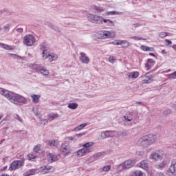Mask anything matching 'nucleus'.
Instances as JSON below:
<instances>
[{"instance_id":"f257e3e1","label":"nucleus","mask_w":176,"mask_h":176,"mask_svg":"<svg viewBox=\"0 0 176 176\" xmlns=\"http://www.w3.org/2000/svg\"><path fill=\"white\" fill-rule=\"evenodd\" d=\"M0 94L3 97H6V98L9 100L12 104H14V105H19L20 107L21 105H25V104H28V100H27L26 98L22 95L16 94L14 92H10L1 87Z\"/></svg>"},{"instance_id":"f03ea898","label":"nucleus","mask_w":176,"mask_h":176,"mask_svg":"<svg viewBox=\"0 0 176 176\" xmlns=\"http://www.w3.org/2000/svg\"><path fill=\"white\" fill-rule=\"evenodd\" d=\"M40 51L42 52V57L43 60H47L49 63H53V61H57L58 56L53 52L49 53L50 52V47L45 42L40 44Z\"/></svg>"},{"instance_id":"7ed1b4c3","label":"nucleus","mask_w":176,"mask_h":176,"mask_svg":"<svg viewBox=\"0 0 176 176\" xmlns=\"http://www.w3.org/2000/svg\"><path fill=\"white\" fill-rule=\"evenodd\" d=\"M94 145V142H89L82 145L83 148L74 152V155L75 156H78V157H82V156H85V155H87V153H90V152H92L93 148L91 146Z\"/></svg>"},{"instance_id":"20e7f679","label":"nucleus","mask_w":176,"mask_h":176,"mask_svg":"<svg viewBox=\"0 0 176 176\" xmlns=\"http://www.w3.org/2000/svg\"><path fill=\"white\" fill-rule=\"evenodd\" d=\"M156 139L157 137L155 135L148 134L142 137L139 140V142L142 146H144V148H148V146H151V145L156 142Z\"/></svg>"},{"instance_id":"39448f33","label":"nucleus","mask_w":176,"mask_h":176,"mask_svg":"<svg viewBox=\"0 0 176 176\" xmlns=\"http://www.w3.org/2000/svg\"><path fill=\"white\" fill-rule=\"evenodd\" d=\"M134 164H135V161L128 160L124 163L118 165V170H120V171H122V170H129V168H131Z\"/></svg>"},{"instance_id":"423d86ee","label":"nucleus","mask_w":176,"mask_h":176,"mask_svg":"<svg viewBox=\"0 0 176 176\" xmlns=\"http://www.w3.org/2000/svg\"><path fill=\"white\" fill-rule=\"evenodd\" d=\"M24 166V161L23 160H15L13 161L8 168L9 171H14V170H19L20 167Z\"/></svg>"},{"instance_id":"0eeeda50","label":"nucleus","mask_w":176,"mask_h":176,"mask_svg":"<svg viewBox=\"0 0 176 176\" xmlns=\"http://www.w3.org/2000/svg\"><path fill=\"white\" fill-rule=\"evenodd\" d=\"M36 42V38L34 35L32 34H26L23 37V43L26 45V46H32L34 43Z\"/></svg>"},{"instance_id":"6e6552de","label":"nucleus","mask_w":176,"mask_h":176,"mask_svg":"<svg viewBox=\"0 0 176 176\" xmlns=\"http://www.w3.org/2000/svg\"><path fill=\"white\" fill-rule=\"evenodd\" d=\"M34 69H36V72L37 74H41V75H43V76H45V78H49V75H50V73L49 72V70L46 68H39L38 67V65L34 66Z\"/></svg>"},{"instance_id":"1a4fd4ad","label":"nucleus","mask_w":176,"mask_h":176,"mask_svg":"<svg viewBox=\"0 0 176 176\" xmlns=\"http://www.w3.org/2000/svg\"><path fill=\"white\" fill-rule=\"evenodd\" d=\"M60 152L63 153V156H68V155L71 154V147H69V144L67 143H64L61 145Z\"/></svg>"},{"instance_id":"9d476101","label":"nucleus","mask_w":176,"mask_h":176,"mask_svg":"<svg viewBox=\"0 0 176 176\" xmlns=\"http://www.w3.org/2000/svg\"><path fill=\"white\" fill-rule=\"evenodd\" d=\"M79 60L82 64H89L90 63V58L85 52H80Z\"/></svg>"},{"instance_id":"9b49d317","label":"nucleus","mask_w":176,"mask_h":176,"mask_svg":"<svg viewBox=\"0 0 176 176\" xmlns=\"http://www.w3.org/2000/svg\"><path fill=\"white\" fill-rule=\"evenodd\" d=\"M162 155H160V151H156L154 153H152L150 155L149 158L152 160H155V162H157V160H160V159H162Z\"/></svg>"},{"instance_id":"f8f14e48","label":"nucleus","mask_w":176,"mask_h":176,"mask_svg":"<svg viewBox=\"0 0 176 176\" xmlns=\"http://www.w3.org/2000/svg\"><path fill=\"white\" fill-rule=\"evenodd\" d=\"M47 157L48 160L50 162V163H54V162H57V160H58V157H57V155L52 154L47 152Z\"/></svg>"},{"instance_id":"ddd939ff","label":"nucleus","mask_w":176,"mask_h":176,"mask_svg":"<svg viewBox=\"0 0 176 176\" xmlns=\"http://www.w3.org/2000/svg\"><path fill=\"white\" fill-rule=\"evenodd\" d=\"M113 133H115V131H105L102 133V137L103 138H113L115 137Z\"/></svg>"},{"instance_id":"4468645a","label":"nucleus","mask_w":176,"mask_h":176,"mask_svg":"<svg viewBox=\"0 0 176 176\" xmlns=\"http://www.w3.org/2000/svg\"><path fill=\"white\" fill-rule=\"evenodd\" d=\"M41 168L42 169L43 174H47L48 173L54 171V167L50 166H43Z\"/></svg>"},{"instance_id":"2eb2a0df","label":"nucleus","mask_w":176,"mask_h":176,"mask_svg":"<svg viewBox=\"0 0 176 176\" xmlns=\"http://www.w3.org/2000/svg\"><path fill=\"white\" fill-rule=\"evenodd\" d=\"M168 163H170V160H164L162 163L157 164L155 167L159 170H163V168H164V167H166Z\"/></svg>"},{"instance_id":"dca6fc26","label":"nucleus","mask_w":176,"mask_h":176,"mask_svg":"<svg viewBox=\"0 0 176 176\" xmlns=\"http://www.w3.org/2000/svg\"><path fill=\"white\" fill-rule=\"evenodd\" d=\"M93 10L94 13H102V12H105V8L101 6H94Z\"/></svg>"},{"instance_id":"f3484780","label":"nucleus","mask_w":176,"mask_h":176,"mask_svg":"<svg viewBox=\"0 0 176 176\" xmlns=\"http://www.w3.org/2000/svg\"><path fill=\"white\" fill-rule=\"evenodd\" d=\"M39 173L38 168L35 169H30L26 173L23 174V176H31V175H35V174H38Z\"/></svg>"},{"instance_id":"a211bd4d","label":"nucleus","mask_w":176,"mask_h":176,"mask_svg":"<svg viewBox=\"0 0 176 176\" xmlns=\"http://www.w3.org/2000/svg\"><path fill=\"white\" fill-rule=\"evenodd\" d=\"M129 79H137L140 76V72H132L127 74Z\"/></svg>"},{"instance_id":"6ab92c4d","label":"nucleus","mask_w":176,"mask_h":176,"mask_svg":"<svg viewBox=\"0 0 176 176\" xmlns=\"http://www.w3.org/2000/svg\"><path fill=\"white\" fill-rule=\"evenodd\" d=\"M103 21H104V17H102L101 16H98L97 14H95L94 23H95V24H102Z\"/></svg>"},{"instance_id":"aec40b11","label":"nucleus","mask_w":176,"mask_h":176,"mask_svg":"<svg viewBox=\"0 0 176 176\" xmlns=\"http://www.w3.org/2000/svg\"><path fill=\"white\" fill-rule=\"evenodd\" d=\"M30 97L32 98V102H34V104H38V102H39V100L41 99V95L32 94Z\"/></svg>"},{"instance_id":"412c9836","label":"nucleus","mask_w":176,"mask_h":176,"mask_svg":"<svg viewBox=\"0 0 176 176\" xmlns=\"http://www.w3.org/2000/svg\"><path fill=\"white\" fill-rule=\"evenodd\" d=\"M120 45L122 46L123 49H126L130 46V43L126 40H120Z\"/></svg>"},{"instance_id":"4be33fe9","label":"nucleus","mask_w":176,"mask_h":176,"mask_svg":"<svg viewBox=\"0 0 176 176\" xmlns=\"http://www.w3.org/2000/svg\"><path fill=\"white\" fill-rule=\"evenodd\" d=\"M139 167H140V168H143V170H148V162L146 160L140 162Z\"/></svg>"},{"instance_id":"5701e85b","label":"nucleus","mask_w":176,"mask_h":176,"mask_svg":"<svg viewBox=\"0 0 176 176\" xmlns=\"http://www.w3.org/2000/svg\"><path fill=\"white\" fill-rule=\"evenodd\" d=\"M122 12H118V11H107L105 13L106 16H118L119 14H122Z\"/></svg>"},{"instance_id":"b1692460","label":"nucleus","mask_w":176,"mask_h":176,"mask_svg":"<svg viewBox=\"0 0 176 176\" xmlns=\"http://www.w3.org/2000/svg\"><path fill=\"white\" fill-rule=\"evenodd\" d=\"M48 120L46 121V123H47V122H52V120H54V119H57V118H58V114H56V113H50L48 115Z\"/></svg>"},{"instance_id":"393cba45","label":"nucleus","mask_w":176,"mask_h":176,"mask_svg":"<svg viewBox=\"0 0 176 176\" xmlns=\"http://www.w3.org/2000/svg\"><path fill=\"white\" fill-rule=\"evenodd\" d=\"M0 47H3L5 50H13V47L5 43H0Z\"/></svg>"},{"instance_id":"a878e982","label":"nucleus","mask_w":176,"mask_h":176,"mask_svg":"<svg viewBox=\"0 0 176 176\" xmlns=\"http://www.w3.org/2000/svg\"><path fill=\"white\" fill-rule=\"evenodd\" d=\"M111 170V166L110 165H107L104 166H102L99 169L100 173H108Z\"/></svg>"},{"instance_id":"bb28decb","label":"nucleus","mask_w":176,"mask_h":176,"mask_svg":"<svg viewBox=\"0 0 176 176\" xmlns=\"http://www.w3.org/2000/svg\"><path fill=\"white\" fill-rule=\"evenodd\" d=\"M112 38V32L103 30V39Z\"/></svg>"},{"instance_id":"cd10ccee","label":"nucleus","mask_w":176,"mask_h":176,"mask_svg":"<svg viewBox=\"0 0 176 176\" xmlns=\"http://www.w3.org/2000/svg\"><path fill=\"white\" fill-rule=\"evenodd\" d=\"M142 78L144 83H151L152 82V78L146 75L143 76Z\"/></svg>"},{"instance_id":"c85d7f7f","label":"nucleus","mask_w":176,"mask_h":176,"mask_svg":"<svg viewBox=\"0 0 176 176\" xmlns=\"http://www.w3.org/2000/svg\"><path fill=\"white\" fill-rule=\"evenodd\" d=\"M103 23H104L106 25H109V27H113V25H115V23H113V21H112L110 19H105L103 18Z\"/></svg>"},{"instance_id":"c756f323","label":"nucleus","mask_w":176,"mask_h":176,"mask_svg":"<svg viewBox=\"0 0 176 176\" xmlns=\"http://www.w3.org/2000/svg\"><path fill=\"white\" fill-rule=\"evenodd\" d=\"M78 107H79V104H78V103H69L67 106V108H69V109H77Z\"/></svg>"},{"instance_id":"7c9ffc66","label":"nucleus","mask_w":176,"mask_h":176,"mask_svg":"<svg viewBox=\"0 0 176 176\" xmlns=\"http://www.w3.org/2000/svg\"><path fill=\"white\" fill-rule=\"evenodd\" d=\"M141 50H143V52H153V47H150L146 45H142L140 47Z\"/></svg>"},{"instance_id":"2f4dec72","label":"nucleus","mask_w":176,"mask_h":176,"mask_svg":"<svg viewBox=\"0 0 176 176\" xmlns=\"http://www.w3.org/2000/svg\"><path fill=\"white\" fill-rule=\"evenodd\" d=\"M87 20L91 23H94V19L96 17V14H87Z\"/></svg>"},{"instance_id":"473e14b6","label":"nucleus","mask_w":176,"mask_h":176,"mask_svg":"<svg viewBox=\"0 0 176 176\" xmlns=\"http://www.w3.org/2000/svg\"><path fill=\"white\" fill-rule=\"evenodd\" d=\"M86 126H87V124L86 123L81 124L74 129V131H80V130H82V129H85Z\"/></svg>"},{"instance_id":"72a5a7b5","label":"nucleus","mask_w":176,"mask_h":176,"mask_svg":"<svg viewBox=\"0 0 176 176\" xmlns=\"http://www.w3.org/2000/svg\"><path fill=\"white\" fill-rule=\"evenodd\" d=\"M48 145L49 146H51V147H53V146L57 147V145H58V142L57 140H50L48 142Z\"/></svg>"},{"instance_id":"f704fd0d","label":"nucleus","mask_w":176,"mask_h":176,"mask_svg":"<svg viewBox=\"0 0 176 176\" xmlns=\"http://www.w3.org/2000/svg\"><path fill=\"white\" fill-rule=\"evenodd\" d=\"M10 27H12V25H10V23H7L4 25L3 27L4 32H9V31H10Z\"/></svg>"},{"instance_id":"c9c22d12","label":"nucleus","mask_w":176,"mask_h":176,"mask_svg":"<svg viewBox=\"0 0 176 176\" xmlns=\"http://www.w3.org/2000/svg\"><path fill=\"white\" fill-rule=\"evenodd\" d=\"M153 63H155V60L152 59H148L146 64L145 65L146 68H147V69H149V68H151V64H153Z\"/></svg>"},{"instance_id":"e433bc0d","label":"nucleus","mask_w":176,"mask_h":176,"mask_svg":"<svg viewBox=\"0 0 176 176\" xmlns=\"http://www.w3.org/2000/svg\"><path fill=\"white\" fill-rule=\"evenodd\" d=\"M168 173H170L172 175L175 174V166H170L168 170Z\"/></svg>"},{"instance_id":"4c0bfd02","label":"nucleus","mask_w":176,"mask_h":176,"mask_svg":"<svg viewBox=\"0 0 176 176\" xmlns=\"http://www.w3.org/2000/svg\"><path fill=\"white\" fill-rule=\"evenodd\" d=\"M96 36L98 39H103L104 36V30H101L98 32Z\"/></svg>"},{"instance_id":"58836bf2","label":"nucleus","mask_w":176,"mask_h":176,"mask_svg":"<svg viewBox=\"0 0 176 176\" xmlns=\"http://www.w3.org/2000/svg\"><path fill=\"white\" fill-rule=\"evenodd\" d=\"M135 176H146V175L141 170L135 171Z\"/></svg>"},{"instance_id":"ea45409f","label":"nucleus","mask_w":176,"mask_h":176,"mask_svg":"<svg viewBox=\"0 0 176 176\" xmlns=\"http://www.w3.org/2000/svg\"><path fill=\"white\" fill-rule=\"evenodd\" d=\"M34 152L36 153H39V151H41V144H37L33 149Z\"/></svg>"},{"instance_id":"a19ab883","label":"nucleus","mask_w":176,"mask_h":176,"mask_svg":"<svg viewBox=\"0 0 176 176\" xmlns=\"http://www.w3.org/2000/svg\"><path fill=\"white\" fill-rule=\"evenodd\" d=\"M130 39H134L135 41H144V38L140 37V36H131Z\"/></svg>"},{"instance_id":"79ce46f5","label":"nucleus","mask_w":176,"mask_h":176,"mask_svg":"<svg viewBox=\"0 0 176 176\" xmlns=\"http://www.w3.org/2000/svg\"><path fill=\"white\" fill-rule=\"evenodd\" d=\"M101 153H98L97 154H94L92 157H94V159H95V160H98V159H101Z\"/></svg>"},{"instance_id":"37998d69","label":"nucleus","mask_w":176,"mask_h":176,"mask_svg":"<svg viewBox=\"0 0 176 176\" xmlns=\"http://www.w3.org/2000/svg\"><path fill=\"white\" fill-rule=\"evenodd\" d=\"M111 45H114V46L120 45V40H115L111 42Z\"/></svg>"},{"instance_id":"c03bdc74","label":"nucleus","mask_w":176,"mask_h":176,"mask_svg":"<svg viewBox=\"0 0 176 176\" xmlns=\"http://www.w3.org/2000/svg\"><path fill=\"white\" fill-rule=\"evenodd\" d=\"M171 113V109H167L163 111V115L165 116H167V115H170Z\"/></svg>"},{"instance_id":"a18cd8bd","label":"nucleus","mask_w":176,"mask_h":176,"mask_svg":"<svg viewBox=\"0 0 176 176\" xmlns=\"http://www.w3.org/2000/svg\"><path fill=\"white\" fill-rule=\"evenodd\" d=\"M169 79H176V72L169 74Z\"/></svg>"},{"instance_id":"49530a36","label":"nucleus","mask_w":176,"mask_h":176,"mask_svg":"<svg viewBox=\"0 0 176 176\" xmlns=\"http://www.w3.org/2000/svg\"><path fill=\"white\" fill-rule=\"evenodd\" d=\"M109 63H111V64H113V63H115V61H116V58H115V56H110L109 58Z\"/></svg>"},{"instance_id":"de8ad7c7","label":"nucleus","mask_w":176,"mask_h":176,"mask_svg":"<svg viewBox=\"0 0 176 176\" xmlns=\"http://www.w3.org/2000/svg\"><path fill=\"white\" fill-rule=\"evenodd\" d=\"M8 55L11 56V57H12V58H19V57L21 58L19 55L14 54L8 53Z\"/></svg>"},{"instance_id":"09e8293b","label":"nucleus","mask_w":176,"mask_h":176,"mask_svg":"<svg viewBox=\"0 0 176 176\" xmlns=\"http://www.w3.org/2000/svg\"><path fill=\"white\" fill-rule=\"evenodd\" d=\"M83 135H86V132H82L81 133L76 134V137H78V138H81V137H83Z\"/></svg>"},{"instance_id":"8fccbe9b","label":"nucleus","mask_w":176,"mask_h":176,"mask_svg":"<svg viewBox=\"0 0 176 176\" xmlns=\"http://www.w3.org/2000/svg\"><path fill=\"white\" fill-rule=\"evenodd\" d=\"M160 38H166V36H167V32H162L160 34Z\"/></svg>"},{"instance_id":"3c124183","label":"nucleus","mask_w":176,"mask_h":176,"mask_svg":"<svg viewBox=\"0 0 176 176\" xmlns=\"http://www.w3.org/2000/svg\"><path fill=\"white\" fill-rule=\"evenodd\" d=\"M124 122H131L133 120V118H129L128 116H124Z\"/></svg>"},{"instance_id":"603ef678","label":"nucleus","mask_w":176,"mask_h":176,"mask_svg":"<svg viewBox=\"0 0 176 176\" xmlns=\"http://www.w3.org/2000/svg\"><path fill=\"white\" fill-rule=\"evenodd\" d=\"M29 160H34V159H36V156L34 155V154H29L28 155Z\"/></svg>"},{"instance_id":"864d4df0","label":"nucleus","mask_w":176,"mask_h":176,"mask_svg":"<svg viewBox=\"0 0 176 176\" xmlns=\"http://www.w3.org/2000/svg\"><path fill=\"white\" fill-rule=\"evenodd\" d=\"M15 119H16V120H19V122H21V123H23V119H21V117L19 116V115H16L15 116Z\"/></svg>"},{"instance_id":"5fc2aeb1","label":"nucleus","mask_w":176,"mask_h":176,"mask_svg":"<svg viewBox=\"0 0 176 176\" xmlns=\"http://www.w3.org/2000/svg\"><path fill=\"white\" fill-rule=\"evenodd\" d=\"M144 151H138V152L136 153V155H137L138 156H144Z\"/></svg>"},{"instance_id":"6e6d98bb","label":"nucleus","mask_w":176,"mask_h":176,"mask_svg":"<svg viewBox=\"0 0 176 176\" xmlns=\"http://www.w3.org/2000/svg\"><path fill=\"white\" fill-rule=\"evenodd\" d=\"M32 111L34 112V113L36 116H38V109L36 107H34L32 109Z\"/></svg>"},{"instance_id":"4d7b16f0","label":"nucleus","mask_w":176,"mask_h":176,"mask_svg":"<svg viewBox=\"0 0 176 176\" xmlns=\"http://www.w3.org/2000/svg\"><path fill=\"white\" fill-rule=\"evenodd\" d=\"M52 30H54V31H58V32H60V28H58V27L54 25Z\"/></svg>"},{"instance_id":"13d9d810","label":"nucleus","mask_w":176,"mask_h":176,"mask_svg":"<svg viewBox=\"0 0 176 176\" xmlns=\"http://www.w3.org/2000/svg\"><path fill=\"white\" fill-rule=\"evenodd\" d=\"M16 31L17 32H19V34H23V28H17V29L16 30Z\"/></svg>"},{"instance_id":"bf43d9fd","label":"nucleus","mask_w":176,"mask_h":176,"mask_svg":"<svg viewBox=\"0 0 176 176\" xmlns=\"http://www.w3.org/2000/svg\"><path fill=\"white\" fill-rule=\"evenodd\" d=\"M89 162H90L91 163H93V162H96V160L94 157L91 156V157L89 158Z\"/></svg>"},{"instance_id":"052dcab7","label":"nucleus","mask_w":176,"mask_h":176,"mask_svg":"<svg viewBox=\"0 0 176 176\" xmlns=\"http://www.w3.org/2000/svg\"><path fill=\"white\" fill-rule=\"evenodd\" d=\"M66 138H67V140H69V141H76L75 138H74V137H72V136H69Z\"/></svg>"},{"instance_id":"680f3d73","label":"nucleus","mask_w":176,"mask_h":176,"mask_svg":"<svg viewBox=\"0 0 176 176\" xmlns=\"http://www.w3.org/2000/svg\"><path fill=\"white\" fill-rule=\"evenodd\" d=\"M175 164H176V160H172L170 166H173L174 167H175Z\"/></svg>"},{"instance_id":"e2e57ef3","label":"nucleus","mask_w":176,"mask_h":176,"mask_svg":"<svg viewBox=\"0 0 176 176\" xmlns=\"http://www.w3.org/2000/svg\"><path fill=\"white\" fill-rule=\"evenodd\" d=\"M165 41H166V42L167 43L168 45H172L173 44V42L170 40L166 39Z\"/></svg>"},{"instance_id":"0e129e2a","label":"nucleus","mask_w":176,"mask_h":176,"mask_svg":"<svg viewBox=\"0 0 176 176\" xmlns=\"http://www.w3.org/2000/svg\"><path fill=\"white\" fill-rule=\"evenodd\" d=\"M54 25H53V23H50L48 24V26L50 27V28H52V29H53Z\"/></svg>"},{"instance_id":"69168bd1","label":"nucleus","mask_w":176,"mask_h":176,"mask_svg":"<svg viewBox=\"0 0 176 176\" xmlns=\"http://www.w3.org/2000/svg\"><path fill=\"white\" fill-rule=\"evenodd\" d=\"M161 53H162V54H167V52H166V50H162L161 51Z\"/></svg>"},{"instance_id":"338daca9","label":"nucleus","mask_w":176,"mask_h":176,"mask_svg":"<svg viewBox=\"0 0 176 176\" xmlns=\"http://www.w3.org/2000/svg\"><path fill=\"white\" fill-rule=\"evenodd\" d=\"M136 104H138V105H142V102H136Z\"/></svg>"},{"instance_id":"774afa93","label":"nucleus","mask_w":176,"mask_h":176,"mask_svg":"<svg viewBox=\"0 0 176 176\" xmlns=\"http://www.w3.org/2000/svg\"><path fill=\"white\" fill-rule=\"evenodd\" d=\"M172 47H173V49L176 50V45H173Z\"/></svg>"}]
</instances>
